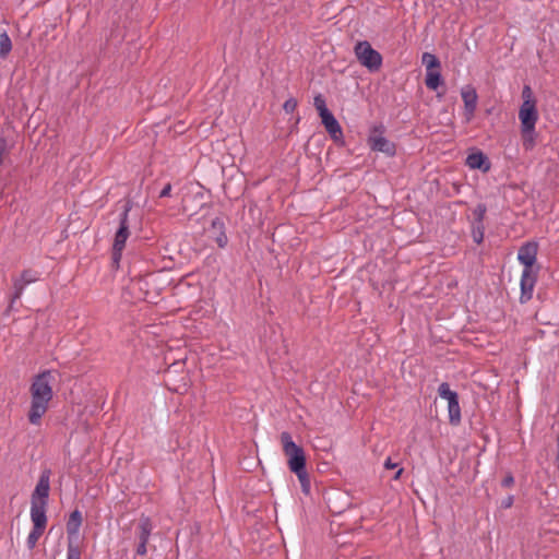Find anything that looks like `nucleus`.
Listing matches in <instances>:
<instances>
[{
  "label": "nucleus",
  "mask_w": 559,
  "mask_h": 559,
  "mask_svg": "<svg viewBox=\"0 0 559 559\" xmlns=\"http://www.w3.org/2000/svg\"><path fill=\"white\" fill-rule=\"evenodd\" d=\"M170 192H171V185L170 183H167L160 191L159 193V197L160 198H166V197H169L170 195Z\"/></svg>",
  "instance_id": "nucleus-33"
},
{
  "label": "nucleus",
  "mask_w": 559,
  "mask_h": 559,
  "mask_svg": "<svg viewBox=\"0 0 559 559\" xmlns=\"http://www.w3.org/2000/svg\"><path fill=\"white\" fill-rule=\"evenodd\" d=\"M153 530V524L147 516L140 519L138 524V538L139 542L147 543Z\"/></svg>",
  "instance_id": "nucleus-16"
},
{
  "label": "nucleus",
  "mask_w": 559,
  "mask_h": 559,
  "mask_svg": "<svg viewBox=\"0 0 559 559\" xmlns=\"http://www.w3.org/2000/svg\"><path fill=\"white\" fill-rule=\"evenodd\" d=\"M538 246L536 242L524 243L518 252V260L524 269H533L536 262Z\"/></svg>",
  "instance_id": "nucleus-9"
},
{
  "label": "nucleus",
  "mask_w": 559,
  "mask_h": 559,
  "mask_svg": "<svg viewBox=\"0 0 559 559\" xmlns=\"http://www.w3.org/2000/svg\"><path fill=\"white\" fill-rule=\"evenodd\" d=\"M67 559H81L80 548L73 545L71 542L68 545Z\"/></svg>",
  "instance_id": "nucleus-28"
},
{
  "label": "nucleus",
  "mask_w": 559,
  "mask_h": 559,
  "mask_svg": "<svg viewBox=\"0 0 559 559\" xmlns=\"http://www.w3.org/2000/svg\"><path fill=\"white\" fill-rule=\"evenodd\" d=\"M281 442L289 469L294 474H304V469H306V455L302 448L294 442L290 433L287 431L281 433Z\"/></svg>",
  "instance_id": "nucleus-2"
},
{
  "label": "nucleus",
  "mask_w": 559,
  "mask_h": 559,
  "mask_svg": "<svg viewBox=\"0 0 559 559\" xmlns=\"http://www.w3.org/2000/svg\"><path fill=\"white\" fill-rule=\"evenodd\" d=\"M368 145L372 151L384 153L388 156L395 154V145L383 135L381 127L371 130L368 136Z\"/></svg>",
  "instance_id": "nucleus-5"
},
{
  "label": "nucleus",
  "mask_w": 559,
  "mask_h": 559,
  "mask_svg": "<svg viewBox=\"0 0 559 559\" xmlns=\"http://www.w3.org/2000/svg\"><path fill=\"white\" fill-rule=\"evenodd\" d=\"M513 504V496H508L501 501V507L504 509L511 508Z\"/></svg>",
  "instance_id": "nucleus-31"
},
{
  "label": "nucleus",
  "mask_w": 559,
  "mask_h": 559,
  "mask_svg": "<svg viewBox=\"0 0 559 559\" xmlns=\"http://www.w3.org/2000/svg\"><path fill=\"white\" fill-rule=\"evenodd\" d=\"M313 105L319 114L322 115L323 112H326L329 111L328 107H326V103H325V99L322 95H317L313 99Z\"/></svg>",
  "instance_id": "nucleus-25"
},
{
  "label": "nucleus",
  "mask_w": 559,
  "mask_h": 559,
  "mask_svg": "<svg viewBox=\"0 0 559 559\" xmlns=\"http://www.w3.org/2000/svg\"><path fill=\"white\" fill-rule=\"evenodd\" d=\"M461 97L464 103V117L469 122L475 115L478 102V95L472 85H465L461 88Z\"/></svg>",
  "instance_id": "nucleus-7"
},
{
  "label": "nucleus",
  "mask_w": 559,
  "mask_h": 559,
  "mask_svg": "<svg viewBox=\"0 0 559 559\" xmlns=\"http://www.w3.org/2000/svg\"><path fill=\"white\" fill-rule=\"evenodd\" d=\"M38 278L37 273L26 270L24 271L19 278H15L13 282L15 296L14 298H19L27 284L36 282Z\"/></svg>",
  "instance_id": "nucleus-15"
},
{
  "label": "nucleus",
  "mask_w": 559,
  "mask_h": 559,
  "mask_svg": "<svg viewBox=\"0 0 559 559\" xmlns=\"http://www.w3.org/2000/svg\"><path fill=\"white\" fill-rule=\"evenodd\" d=\"M321 122L324 126L329 134L334 139L338 140L342 136V128L338 121L335 119L333 114L329 110L320 115Z\"/></svg>",
  "instance_id": "nucleus-12"
},
{
  "label": "nucleus",
  "mask_w": 559,
  "mask_h": 559,
  "mask_svg": "<svg viewBox=\"0 0 559 559\" xmlns=\"http://www.w3.org/2000/svg\"><path fill=\"white\" fill-rule=\"evenodd\" d=\"M466 165L471 169H479L484 173L490 169L488 158L481 152L471 153L466 157Z\"/></svg>",
  "instance_id": "nucleus-13"
},
{
  "label": "nucleus",
  "mask_w": 559,
  "mask_h": 559,
  "mask_svg": "<svg viewBox=\"0 0 559 559\" xmlns=\"http://www.w3.org/2000/svg\"><path fill=\"white\" fill-rule=\"evenodd\" d=\"M472 235L474 241L480 243L484 239V225L483 224H474Z\"/></svg>",
  "instance_id": "nucleus-26"
},
{
  "label": "nucleus",
  "mask_w": 559,
  "mask_h": 559,
  "mask_svg": "<svg viewBox=\"0 0 559 559\" xmlns=\"http://www.w3.org/2000/svg\"><path fill=\"white\" fill-rule=\"evenodd\" d=\"M297 100L294 98V97H290L288 98L284 105H283V109L287 112V114H290L293 112L296 108H297Z\"/></svg>",
  "instance_id": "nucleus-29"
},
{
  "label": "nucleus",
  "mask_w": 559,
  "mask_h": 559,
  "mask_svg": "<svg viewBox=\"0 0 559 559\" xmlns=\"http://www.w3.org/2000/svg\"><path fill=\"white\" fill-rule=\"evenodd\" d=\"M82 523V515L81 512L75 510L70 514V519L67 525L68 534L69 535H76L79 532V527Z\"/></svg>",
  "instance_id": "nucleus-19"
},
{
  "label": "nucleus",
  "mask_w": 559,
  "mask_h": 559,
  "mask_svg": "<svg viewBox=\"0 0 559 559\" xmlns=\"http://www.w3.org/2000/svg\"><path fill=\"white\" fill-rule=\"evenodd\" d=\"M12 49V41L9 37V35L3 32L0 34V57L7 58V56L10 53Z\"/></svg>",
  "instance_id": "nucleus-21"
},
{
  "label": "nucleus",
  "mask_w": 559,
  "mask_h": 559,
  "mask_svg": "<svg viewBox=\"0 0 559 559\" xmlns=\"http://www.w3.org/2000/svg\"><path fill=\"white\" fill-rule=\"evenodd\" d=\"M384 467L388 468V469H393V468L397 467V464L393 463L392 460L390 457H388L384 461Z\"/></svg>",
  "instance_id": "nucleus-35"
},
{
  "label": "nucleus",
  "mask_w": 559,
  "mask_h": 559,
  "mask_svg": "<svg viewBox=\"0 0 559 559\" xmlns=\"http://www.w3.org/2000/svg\"><path fill=\"white\" fill-rule=\"evenodd\" d=\"M438 394L441 399L445 400L448 403L453 399L459 397L457 393L450 389L449 383L442 382L438 388Z\"/></svg>",
  "instance_id": "nucleus-22"
},
{
  "label": "nucleus",
  "mask_w": 559,
  "mask_h": 559,
  "mask_svg": "<svg viewBox=\"0 0 559 559\" xmlns=\"http://www.w3.org/2000/svg\"><path fill=\"white\" fill-rule=\"evenodd\" d=\"M44 533V530H40V528H36V527H33V530L31 531V533L28 534L27 536V539H26V545L29 549H33L38 539L40 538V536L43 535Z\"/></svg>",
  "instance_id": "nucleus-23"
},
{
  "label": "nucleus",
  "mask_w": 559,
  "mask_h": 559,
  "mask_svg": "<svg viewBox=\"0 0 559 559\" xmlns=\"http://www.w3.org/2000/svg\"><path fill=\"white\" fill-rule=\"evenodd\" d=\"M50 481H49V472L45 471L39 477V480L35 487V490L32 495V501L43 502L47 504V499L49 496Z\"/></svg>",
  "instance_id": "nucleus-10"
},
{
  "label": "nucleus",
  "mask_w": 559,
  "mask_h": 559,
  "mask_svg": "<svg viewBox=\"0 0 559 559\" xmlns=\"http://www.w3.org/2000/svg\"><path fill=\"white\" fill-rule=\"evenodd\" d=\"M421 62L426 68V72L440 69L441 67L439 59L433 53L430 52L423 53Z\"/></svg>",
  "instance_id": "nucleus-20"
},
{
  "label": "nucleus",
  "mask_w": 559,
  "mask_h": 559,
  "mask_svg": "<svg viewBox=\"0 0 559 559\" xmlns=\"http://www.w3.org/2000/svg\"><path fill=\"white\" fill-rule=\"evenodd\" d=\"M128 237H129L128 210H126L121 214L120 226L115 235L114 247H112L115 261H118L120 259L121 252L124 248Z\"/></svg>",
  "instance_id": "nucleus-6"
},
{
  "label": "nucleus",
  "mask_w": 559,
  "mask_h": 559,
  "mask_svg": "<svg viewBox=\"0 0 559 559\" xmlns=\"http://www.w3.org/2000/svg\"><path fill=\"white\" fill-rule=\"evenodd\" d=\"M514 484V478L512 475H508L502 480L503 487H511Z\"/></svg>",
  "instance_id": "nucleus-34"
},
{
  "label": "nucleus",
  "mask_w": 559,
  "mask_h": 559,
  "mask_svg": "<svg viewBox=\"0 0 559 559\" xmlns=\"http://www.w3.org/2000/svg\"><path fill=\"white\" fill-rule=\"evenodd\" d=\"M402 472H403V469H402V468H400V469L396 472V474L394 475V479H399V478H400V476H401V474H402Z\"/></svg>",
  "instance_id": "nucleus-36"
},
{
  "label": "nucleus",
  "mask_w": 559,
  "mask_h": 559,
  "mask_svg": "<svg viewBox=\"0 0 559 559\" xmlns=\"http://www.w3.org/2000/svg\"><path fill=\"white\" fill-rule=\"evenodd\" d=\"M535 284H536V273L533 271V269H523L522 275H521V282H520V286H521L520 301L522 304L527 302L532 298Z\"/></svg>",
  "instance_id": "nucleus-8"
},
{
  "label": "nucleus",
  "mask_w": 559,
  "mask_h": 559,
  "mask_svg": "<svg viewBox=\"0 0 559 559\" xmlns=\"http://www.w3.org/2000/svg\"><path fill=\"white\" fill-rule=\"evenodd\" d=\"M425 83L429 90L436 91L442 84L440 69L427 71Z\"/></svg>",
  "instance_id": "nucleus-17"
},
{
  "label": "nucleus",
  "mask_w": 559,
  "mask_h": 559,
  "mask_svg": "<svg viewBox=\"0 0 559 559\" xmlns=\"http://www.w3.org/2000/svg\"><path fill=\"white\" fill-rule=\"evenodd\" d=\"M519 119L521 121V130L525 141L528 139L532 144L535 126L538 120L536 104L523 102L519 110Z\"/></svg>",
  "instance_id": "nucleus-3"
},
{
  "label": "nucleus",
  "mask_w": 559,
  "mask_h": 559,
  "mask_svg": "<svg viewBox=\"0 0 559 559\" xmlns=\"http://www.w3.org/2000/svg\"><path fill=\"white\" fill-rule=\"evenodd\" d=\"M209 233L210 237L214 238L219 248H224L227 245L228 240L224 231V223L219 218L213 219Z\"/></svg>",
  "instance_id": "nucleus-14"
},
{
  "label": "nucleus",
  "mask_w": 559,
  "mask_h": 559,
  "mask_svg": "<svg viewBox=\"0 0 559 559\" xmlns=\"http://www.w3.org/2000/svg\"><path fill=\"white\" fill-rule=\"evenodd\" d=\"M487 212V207L485 204H477L474 209H473V216H474V224H483V221H484V217H485V214Z\"/></svg>",
  "instance_id": "nucleus-24"
},
{
  "label": "nucleus",
  "mask_w": 559,
  "mask_h": 559,
  "mask_svg": "<svg viewBox=\"0 0 559 559\" xmlns=\"http://www.w3.org/2000/svg\"><path fill=\"white\" fill-rule=\"evenodd\" d=\"M449 420L452 425H459L461 421V407L459 397L448 403Z\"/></svg>",
  "instance_id": "nucleus-18"
},
{
  "label": "nucleus",
  "mask_w": 559,
  "mask_h": 559,
  "mask_svg": "<svg viewBox=\"0 0 559 559\" xmlns=\"http://www.w3.org/2000/svg\"><path fill=\"white\" fill-rule=\"evenodd\" d=\"M55 378L51 371H44L36 376L31 385V407L28 420L32 425H39L43 416L52 400V382Z\"/></svg>",
  "instance_id": "nucleus-1"
},
{
  "label": "nucleus",
  "mask_w": 559,
  "mask_h": 559,
  "mask_svg": "<svg viewBox=\"0 0 559 559\" xmlns=\"http://www.w3.org/2000/svg\"><path fill=\"white\" fill-rule=\"evenodd\" d=\"M523 102L535 103L533 99V93L530 86L525 85L522 91Z\"/></svg>",
  "instance_id": "nucleus-30"
},
{
  "label": "nucleus",
  "mask_w": 559,
  "mask_h": 559,
  "mask_svg": "<svg viewBox=\"0 0 559 559\" xmlns=\"http://www.w3.org/2000/svg\"><path fill=\"white\" fill-rule=\"evenodd\" d=\"M31 519L33 527L45 531L47 524L46 504L43 502L31 501Z\"/></svg>",
  "instance_id": "nucleus-11"
},
{
  "label": "nucleus",
  "mask_w": 559,
  "mask_h": 559,
  "mask_svg": "<svg viewBox=\"0 0 559 559\" xmlns=\"http://www.w3.org/2000/svg\"><path fill=\"white\" fill-rule=\"evenodd\" d=\"M146 544L147 543L139 542V545H138V548H136V554L138 555H140V556L146 555V552H147Z\"/></svg>",
  "instance_id": "nucleus-32"
},
{
  "label": "nucleus",
  "mask_w": 559,
  "mask_h": 559,
  "mask_svg": "<svg viewBox=\"0 0 559 559\" xmlns=\"http://www.w3.org/2000/svg\"><path fill=\"white\" fill-rule=\"evenodd\" d=\"M300 484H301V488H302V491L304 492H309L310 490V480H309V476H308V473L306 469H304V474L302 473H299V474H295Z\"/></svg>",
  "instance_id": "nucleus-27"
},
{
  "label": "nucleus",
  "mask_w": 559,
  "mask_h": 559,
  "mask_svg": "<svg viewBox=\"0 0 559 559\" xmlns=\"http://www.w3.org/2000/svg\"><path fill=\"white\" fill-rule=\"evenodd\" d=\"M354 51L358 61L369 71H377L380 69L382 64V57L368 41L364 40L357 43Z\"/></svg>",
  "instance_id": "nucleus-4"
}]
</instances>
